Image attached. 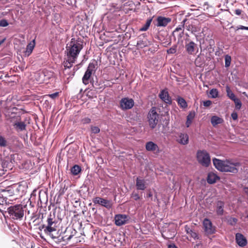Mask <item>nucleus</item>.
Wrapping results in <instances>:
<instances>
[{
    "label": "nucleus",
    "mask_w": 248,
    "mask_h": 248,
    "mask_svg": "<svg viewBox=\"0 0 248 248\" xmlns=\"http://www.w3.org/2000/svg\"><path fill=\"white\" fill-rule=\"evenodd\" d=\"M248 30V27H245L242 25H239L237 27V30Z\"/></svg>",
    "instance_id": "obj_48"
},
{
    "label": "nucleus",
    "mask_w": 248,
    "mask_h": 248,
    "mask_svg": "<svg viewBox=\"0 0 248 248\" xmlns=\"http://www.w3.org/2000/svg\"><path fill=\"white\" fill-rule=\"evenodd\" d=\"M176 141L182 145H186L189 142V137L186 133H178Z\"/></svg>",
    "instance_id": "obj_13"
},
{
    "label": "nucleus",
    "mask_w": 248,
    "mask_h": 248,
    "mask_svg": "<svg viewBox=\"0 0 248 248\" xmlns=\"http://www.w3.org/2000/svg\"><path fill=\"white\" fill-rule=\"evenodd\" d=\"M247 218H248V215H247Z\"/></svg>",
    "instance_id": "obj_60"
},
{
    "label": "nucleus",
    "mask_w": 248,
    "mask_h": 248,
    "mask_svg": "<svg viewBox=\"0 0 248 248\" xmlns=\"http://www.w3.org/2000/svg\"><path fill=\"white\" fill-rule=\"evenodd\" d=\"M7 145V141L5 139L0 135V146L6 147Z\"/></svg>",
    "instance_id": "obj_38"
},
{
    "label": "nucleus",
    "mask_w": 248,
    "mask_h": 248,
    "mask_svg": "<svg viewBox=\"0 0 248 248\" xmlns=\"http://www.w3.org/2000/svg\"><path fill=\"white\" fill-rule=\"evenodd\" d=\"M136 186L138 190H144L146 188L145 181L144 179L137 178Z\"/></svg>",
    "instance_id": "obj_22"
},
{
    "label": "nucleus",
    "mask_w": 248,
    "mask_h": 248,
    "mask_svg": "<svg viewBox=\"0 0 248 248\" xmlns=\"http://www.w3.org/2000/svg\"><path fill=\"white\" fill-rule=\"evenodd\" d=\"M185 230L186 233L195 240L200 239L198 233L194 229L190 228L188 225L185 226Z\"/></svg>",
    "instance_id": "obj_19"
},
{
    "label": "nucleus",
    "mask_w": 248,
    "mask_h": 248,
    "mask_svg": "<svg viewBox=\"0 0 248 248\" xmlns=\"http://www.w3.org/2000/svg\"><path fill=\"white\" fill-rule=\"evenodd\" d=\"M8 25V23L6 19H1L0 20V26L1 27H6Z\"/></svg>",
    "instance_id": "obj_41"
},
{
    "label": "nucleus",
    "mask_w": 248,
    "mask_h": 248,
    "mask_svg": "<svg viewBox=\"0 0 248 248\" xmlns=\"http://www.w3.org/2000/svg\"><path fill=\"white\" fill-rule=\"evenodd\" d=\"M4 40L3 39L2 41H0V46L1 45V44L4 42Z\"/></svg>",
    "instance_id": "obj_56"
},
{
    "label": "nucleus",
    "mask_w": 248,
    "mask_h": 248,
    "mask_svg": "<svg viewBox=\"0 0 248 248\" xmlns=\"http://www.w3.org/2000/svg\"><path fill=\"white\" fill-rule=\"evenodd\" d=\"M213 162L215 168L222 172L236 173L238 171L237 168L240 166V163L232 162L229 160H221L214 158L213 159Z\"/></svg>",
    "instance_id": "obj_2"
},
{
    "label": "nucleus",
    "mask_w": 248,
    "mask_h": 248,
    "mask_svg": "<svg viewBox=\"0 0 248 248\" xmlns=\"http://www.w3.org/2000/svg\"><path fill=\"white\" fill-rule=\"evenodd\" d=\"M224 206V202H223L218 201L217 203V213L218 215H222L224 213L223 208Z\"/></svg>",
    "instance_id": "obj_27"
},
{
    "label": "nucleus",
    "mask_w": 248,
    "mask_h": 248,
    "mask_svg": "<svg viewBox=\"0 0 248 248\" xmlns=\"http://www.w3.org/2000/svg\"><path fill=\"white\" fill-rule=\"evenodd\" d=\"M152 19L151 18L147 20L145 24L140 28V31H147L150 26Z\"/></svg>",
    "instance_id": "obj_33"
},
{
    "label": "nucleus",
    "mask_w": 248,
    "mask_h": 248,
    "mask_svg": "<svg viewBox=\"0 0 248 248\" xmlns=\"http://www.w3.org/2000/svg\"><path fill=\"white\" fill-rule=\"evenodd\" d=\"M168 248H177L174 244H170L168 246Z\"/></svg>",
    "instance_id": "obj_50"
},
{
    "label": "nucleus",
    "mask_w": 248,
    "mask_h": 248,
    "mask_svg": "<svg viewBox=\"0 0 248 248\" xmlns=\"http://www.w3.org/2000/svg\"><path fill=\"white\" fill-rule=\"evenodd\" d=\"M225 67H228L230 66L231 62V57L230 56L228 55H226L225 57Z\"/></svg>",
    "instance_id": "obj_37"
},
{
    "label": "nucleus",
    "mask_w": 248,
    "mask_h": 248,
    "mask_svg": "<svg viewBox=\"0 0 248 248\" xmlns=\"http://www.w3.org/2000/svg\"><path fill=\"white\" fill-rule=\"evenodd\" d=\"M233 13L237 16H240L243 13V11L241 9H237L233 10Z\"/></svg>",
    "instance_id": "obj_43"
},
{
    "label": "nucleus",
    "mask_w": 248,
    "mask_h": 248,
    "mask_svg": "<svg viewBox=\"0 0 248 248\" xmlns=\"http://www.w3.org/2000/svg\"><path fill=\"white\" fill-rule=\"evenodd\" d=\"M51 237H52V238H53V239L56 238V237L53 236V235H52V236H51Z\"/></svg>",
    "instance_id": "obj_57"
},
{
    "label": "nucleus",
    "mask_w": 248,
    "mask_h": 248,
    "mask_svg": "<svg viewBox=\"0 0 248 248\" xmlns=\"http://www.w3.org/2000/svg\"><path fill=\"white\" fill-rule=\"evenodd\" d=\"M58 95H59L58 92H56V93H52V94H49L46 95V96H48L50 97V98H51L52 99L56 98V97H57L58 96Z\"/></svg>",
    "instance_id": "obj_42"
},
{
    "label": "nucleus",
    "mask_w": 248,
    "mask_h": 248,
    "mask_svg": "<svg viewBox=\"0 0 248 248\" xmlns=\"http://www.w3.org/2000/svg\"><path fill=\"white\" fill-rule=\"evenodd\" d=\"M204 230L207 234H212L215 232V228L213 226L211 221L208 218H205L203 222Z\"/></svg>",
    "instance_id": "obj_12"
},
{
    "label": "nucleus",
    "mask_w": 248,
    "mask_h": 248,
    "mask_svg": "<svg viewBox=\"0 0 248 248\" xmlns=\"http://www.w3.org/2000/svg\"><path fill=\"white\" fill-rule=\"evenodd\" d=\"M235 103V109L237 110H239L242 106V103L240 100L237 98H236L235 100H233Z\"/></svg>",
    "instance_id": "obj_34"
},
{
    "label": "nucleus",
    "mask_w": 248,
    "mask_h": 248,
    "mask_svg": "<svg viewBox=\"0 0 248 248\" xmlns=\"http://www.w3.org/2000/svg\"><path fill=\"white\" fill-rule=\"evenodd\" d=\"M226 90L227 93V95L230 99L233 101L236 98L235 94L231 91L230 88L228 86H227L226 87Z\"/></svg>",
    "instance_id": "obj_31"
},
{
    "label": "nucleus",
    "mask_w": 248,
    "mask_h": 248,
    "mask_svg": "<svg viewBox=\"0 0 248 248\" xmlns=\"http://www.w3.org/2000/svg\"><path fill=\"white\" fill-rule=\"evenodd\" d=\"M197 45L193 41H190L186 44L185 48L186 52L189 55H192L194 53Z\"/></svg>",
    "instance_id": "obj_20"
},
{
    "label": "nucleus",
    "mask_w": 248,
    "mask_h": 248,
    "mask_svg": "<svg viewBox=\"0 0 248 248\" xmlns=\"http://www.w3.org/2000/svg\"><path fill=\"white\" fill-rule=\"evenodd\" d=\"M81 171V168L78 165H75L71 170V172L74 175H78Z\"/></svg>",
    "instance_id": "obj_32"
},
{
    "label": "nucleus",
    "mask_w": 248,
    "mask_h": 248,
    "mask_svg": "<svg viewBox=\"0 0 248 248\" xmlns=\"http://www.w3.org/2000/svg\"><path fill=\"white\" fill-rule=\"evenodd\" d=\"M35 45V39L33 40L30 43H29L27 46L26 50L25 52V55L29 56L32 53L33 49L34 48Z\"/></svg>",
    "instance_id": "obj_25"
},
{
    "label": "nucleus",
    "mask_w": 248,
    "mask_h": 248,
    "mask_svg": "<svg viewBox=\"0 0 248 248\" xmlns=\"http://www.w3.org/2000/svg\"><path fill=\"white\" fill-rule=\"evenodd\" d=\"M93 202L94 204H98L102 206L106 207L107 209H110L112 207V202L101 197H95L93 199Z\"/></svg>",
    "instance_id": "obj_11"
},
{
    "label": "nucleus",
    "mask_w": 248,
    "mask_h": 248,
    "mask_svg": "<svg viewBox=\"0 0 248 248\" xmlns=\"http://www.w3.org/2000/svg\"><path fill=\"white\" fill-rule=\"evenodd\" d=\"M91 120L89 118H85L82 120V122L84 124H89L91 123Z\"/></svg>",
    "instance_id": "obj_46"
},
{
    "label": "nucleus",
    "mask_w": 248,
    "mask_h": 248,
    "mask_svg": "<svg viewBox=\"0 0 248 248\" xmlns=\"http://www.w3.org/2000/svg\"><path fill=\"white\" fill-rule=\"evenodd\" d=\"M245 193L248 196V187H245L244 189Z\"/></svg>",
    "instance_id": "obj_51"
},
{
    "label": "nucleus",
    "mask_w": 248,
    "mask_h": 248,
    "mask_svg": "<svg viewBox=\"0 0 248 248\" xmlns=\"http://www.w3.org/2000/svg\"><path fill=\"white\" fill-rule=\"evenodd\" d=\"M47 224H44L42 226V229H44V232L48 235H51V233L57 230V220L55 216V212L52 214L51 213L48 215L47 220Z\"/></svg>",
    "instance_id": "obj_3"
},
{
    "label": "nucleus",
    "mask_w": 248,
    "mask_h": 248,
    "mask_svg": "<svg viewBox=\"0 0 248 248\" xmlns=\"http://www.w3.org/2000/svg\"><path fill=\"white\" fill-rule=\"evenodd\" d=\"M210 94L212 98H215L218 95V92L217 89H212L210 91Z\"/></svg>",
    "instance_id": "obj_35"
},
{
    "label": "nucleus",
    "mask_w": 248,
    "mask_h": 248,
    "mask_svg": "<svg viewBox=\"0 0 248 248\" xmlns=\"http://www.w3.org/2000/svg\"><path fill=\"white\" fill-rule=\"evenodd\" d=\"M142 36L144 38L141 39V36H140L137 43V46L139 48H143L151 45L150 41L145 37V34H143Z\"/></svg>",
    "instance_id": "obj_16"
},
{
    "label": "nucleus",
    "mask_w": 248,
    "mask_h": 248,
    "mask_svg": "<svg viewBox=\"0 0 248 248\" xmlns=\"http://www.w3.org/2000/svg\"><path fill=\"white\" fill-rule=\"evenodd\" d=\"M95 70V64L93 62H91L89 63L87 69L86 71L83 78H82V82L85 85H87L89 84L90 81V78L91 76L93 71Z\"/></svg>",
    "instance_id": "obj_8"
},
{
    "label": "nucleus",
    "mask_w": 248,
    "mask_h": 248,
    "mask_svg": "<svg viewBox=\"0 0 248 248\" xmlns=\"http://www.w3.org/2000/svg\"><path fill=\"white\" fill-rule=\"evenodd\" d=\"M177 102L178 105L183 108H186L187 107V104L186 101L181 97H178L177 99Z\"/></svg>",
    "instance_id": "obj_30"
},
{
    "label": "nucleus",
    "mask_w": 248,
    "mask_h": 248,
    "mask_svg": "<svg viewBox=\"0 0 248 248\" xmlns=\"http://www.w3.org/2000/svg\"><path fill=\"white\" fill-rule=\"evenodd\" d=\"M187 21V19H184L181 22V25H179L172 32V35L175 38L176 34L177 32L180 31H184V28L186 22Z\"/></svg>",
    "instance_id": "obj_23"
},
{
    "label": "nucleus",
    "mask_w": 248,
    "mask_h": 248,
    "mask_svg": "<svg viewBox=\"0 0 248 248\" xmlns=\"http://www.w3.org/2000/svg\"><path fill=\"white\" fill-rule=\"evenodd\" d=\"M231 116L233 120H236L238 118V115L236 112H233L231 114Z\"/></svg>",
    "instance_id": "obj_47"
},
{
    "label": "nucleus",
    "mask_w": 248,
    "mask_h": 248,
    "mask_svg": "<svg viewBox=\"0 0 248 248\" xmlns=\"http://www.w3.org/2000/svg\"><path fill=\"white\" fill-rule=\"evenodd\" d=\"M115 223L117 226H120L128 223L130 217L129 216L124 214H118L115 216Z\"/></svg>",
    "instance_id": "obj_10"
},
{
    "label": "nucleus",
    "mask_w": 248,
    "mask_h": 248,
    "mask_svg": "<svg viewBox=\"0 0 248 248\" xmlns=\"http://www.w3.org/2000/svg\"><path fill=\"white\" fill-rule=\"evenodd\" d=\"M185 27L187 31H191V32L193 34H195L198 31L197 27L193 25L192 23H190L189 22H186Z\"/></svg>",
    "instance_id": "obj_28"
},
{
    "label": "nucleus",
    "mask_w": 248,
    "mask_h": 248,
    "mask_svg": "<svg viewBox=\"0 0 248 248\" xmlns=\"http://www.w3.org/2000/svg\"><path fill=\"white\" fill-rule=\"evenodd\" d=\"M197 159L198 162L204 167H208L211 164L210 155L205 150L198 151Z\"/></svg>",
    "instance_id": "obj_5"
},
{
    "label": "nucleus",
    "mask_w": 248,
    "mask_h": 248,
    "mask_svg": "<svg viewBox=\"0 0 248 248\" xmlns=\"http://www.w3.org/2000/svg\"><path fill=\"white\" fill-rule=\"evenodd\" d=\"M176 52V49L174 48H170V49L168 50V52L169 53H174Z\"/></svg>",
    "instance_id": "obj_49"
},
{
    "label": "nucleus",
    "mask_w": 248,
    "mask_h": 248,
    "mask_svg": "<svg viewBox=\"0 0 248 248\" xmlns=\"http://www.w3.org/2000/svg\"><path fill=\"white\" fill-rule=\"evenodd\" d=\"M26 126L25 123L22 121L16 122L14 124V127L17 132L26 130Z\"/></svg>",
    "instance_id": "obj_21"
},
{
    "label": "nucleus",
    "mask_w": 248,
    "mask_h": 248,
    "mask_svg": "<svg viewBox=\"0 0 248 248\" xmlns=\"http://www.w3.org/2000/svg\"><path fill=\"white\" fill-rule=\"evenodd\" d=\"M237 220L236 218L231 217L228 219L227 222L230 225L233 226L237 223Z\"/></svg>",
    "instance_id": "obj_36"
},
{
    "label": "nucleus",
    "mask_w": 248,
    "mask_h": 248,
    "mask_svg": "<svg viewBox=\"0 0 248 248\" xmlns=\"http://www.w3.org/2000/svg\"><path fill=\"white\" fill-rule=\"evenodd\" d=\"M219 179V177L215 173L210 172L208 174L207 181L209 184H212Z\"/></svg>",
    "instance_id": "obj_24"
},
{
    "label": "nucleus",
    "mask_w": 248,
    "mask_h": 248,
    "mask_svg": "<svg viewBox=\"0 0 248 248\" xmlns=\"http://www.w3.org/2000/svg\"><path fill=\"white\" fill-rule=\"evenodd\" d=\"M212 102L210 100H206L203 102V105L204 107H207L212 104Z\"/></svg>",
    "instance_id": "obj_45"
},
{
    "label": "nucleus",
    "mask_w": 248,
    "mask_h": 248,
    "mask_svg": "<svg viewBox=\"0 0 248 248\" xmlns=\"http://www.w3.org/2000/svg\"><path fill=\"white\" fill-rule=\"evenodd\" d=\"M235 240L237 244L240 247H244L247 244V240L241 233H237L235 235Z\"/></svg>",
    "instance_id": "obj_17"
},
{
    "label": "nucleus",
    "mask_w": 248,
    "mask_h": 248,
    "mask_svg": "<svg viewBox=\"0 0 248 248\" xmlns=\"http://www.w3.org/2000/svg\"><path fill=\"white\" fill-rule=\"evenodd\" d=\"M247 4L248 5V0H247Z\"/></svg>",
    "instance_id": "obj_59"
},
{
    "label": "nucleus",
    "mask_w": 248,
    "mask_h": 248,
    "mask_svg": "<svg viewBox=\"0 0 248 248\" xmlns=\"http://www.w3.org/2000/svg\"><path fill=\"white\" fill-rule=\"evenodd\" d=\"M186 36H188V35L187 33H186Z\"/></svg>",
    "instance_id": "obj_58"
},
{
    "label": "nucleus",
    "mask_w": 248,
    "mask_h": 248,
    "mask_svg": "<svg viewBox=\"0 0 248 248\" xmlns=\"http://www.w3.org/2000/svg\"><path fill=\"white\" fill-rule=\"evenodd\" d=\"M200 59V57L199 56L198 57V58H196V61H195V62L197 63L198 62V61H199V59Z\"/></svg>",
    "instance_id": "obj_55"
},
{
    "label": "nucleus",
    "mask_w": 248,
    "mask_h": 248,
    "mask_svg": "<svg viewBox=\"0 0 248 248\" xmlns=\"http://www.w3.org/2000/svg\"><path fill=\"white\" fill-rule=\"evenodd\" d=\"M195 112L194 111H190L189 114L186 117V125L187 127H189L191 125L193 120L195 118Z\"/></svg>",
    "instance_id": "obj_26"
},
{
    "label": "nucleus",
    "mask_w": 248,
    "mask_h": 248,
    "mask_svg": "<svg viewBox=\"0 0 248 248\" xmlns=\"http://www.w3.org/2000/svg\"><path fill=\"white\" fill-rule=\"evenodd\" d=\"M223 122L224 121L222 118L217 116H213L211 119V123L212 125L214 127L217 124H222Z\"/></svg>",
    "instance_id": "obj_29"
},
{
    "label": "nucleus",
    "mask_w": 248,
    "mask_h": 248,
    "mask_svg": "<svg viewBox=\"0 0 248 248\" xmlns=\"http://www.w3.org/2000/svg\"><path fill=\"white\" fill-rule=\"evenodd\" d=\"M134 105L133 99L128 97L122 98L120 101V108L122 110H127L131 108Z\"/></svg>",
    "instance_id": "obj_9"
},
{
    "label": "nucleus",
    "mask_w": 248,
    "mask_h": 248,
    "mask_svg": "<svg viewBox=\"0 0 248 248\" xmlns=\"http://www.w3.org/2000/svg\"><path fill=\"white\" fill-rule=\"evenodd\" d=\"M7 212L11 218L16 220H21L24 215L23 205L21 204L10 206L7 209Z\"/></svg>",
    "instance_id": "obj_4"
},
{
    "label": "nucleus",
    "mask_w": 248,
    "mask_h": 248,
    "mask_svg": "<svg viewBox=\"0 0 248 248\" xmlns=\"http://www.w3.org/2000/svg\"><path fill=\"white\" fill-rule=\"evenodd\" d=\"M153 196V195L152 194V193L151 192H150L148 194H147V198H151Z\"/></svg>",
    "instance_id": "obj_52"
},
{
    "label": "nucleus",
    "mask_w": 248,
    "mask_h": 248,
    "mask_svg": "<svg viewBox=\"0 0 248 248\" xmlns=\"http://www.w3.org/2000/svg\"><path fill=\"white\" fill-rule=\"evenodd\" d=\"M131 197L133 198L135 201H138L140 199L139 194L134 191L131 194Z\"/></svg>",
    "instance_id": "obj_39"
},
{
    "label": "nucleus",
    "mask_w": 248,
    "mask_h": 248,
    "mask_svg": "<svg viewBox=\"0 0 248 248\" xmlns=\"http://www.w3.org/2000/svg\"><path fill=\"white\" fill-rule=\"evenodd\" d=\"M92 132L94 134H97L100 132V129L97 126H92L91 127Z\"/></svg>",
    "instance_id": "obj_40"
},
{
    "label": "nucleus",
    "mask_w": 248,
    "mask_h": 248,
    "mask_svg": "<svg viewBox=\"0 0 248 248\" xmlns=\"http://www.w3.org/2000/svg\"><path fill=\"white\" fill-rule=\"evenodd\" d=\"M184 31H180V32H178L177 33V34H176V36H177V38H178V40L179 41L180 39H181V38H182V37L183 36V35H184Z\"/></svg>",
    "instance_id": "obj_44"
},
{
    "label": "nucleus",
    "mask_w": 248,
    "mask_h": 248,
    "mask_svg": "<svg viewBox=\"0 0 248 248\" xmlns=\"http://www.w3.org/2000/svg\"><path fill=\"white\" fill-rule=\"evenodd\" d=\"M161 234L162 236L166 239L173 238L176 234L174 225L171 224L164 227L162 229Z\"/></svg>",
    "instance_id": "obj_6"
},
{
    "label": "nucleus",
    "mask_w": 248,
    "mask_h": 248,
    "mask_svg": "<svg viewBox=\"0 0 248 248\" xmlns=\"http://www.w3.org/2000/svg\"><path fill=\"white\" fill-rule=\"evenodd\" d=\"M3 202V199L0 197V204H1V202Z\"/></svg>",
    "instance_id": "obj_53"
},
{
    "label": "nucleus",
    "mask_w": 248,
    "mask_h": 248,
    "mask_svg": "<svg viewBox=\"0 0 248 248\" xmlns=\"http://www.w3.org/2000/svg\"><path fill=\"white\" fill-rule=\"evenodd\" d=\"M145 148L147 151L153 152L155 154L160 152L158 145L153 141H148L145 144Z\"/></svg>",
    "instance_id": "obj_14"
},
{
    "label": "nucleus",
    "mask_w": 248,
    "mask_h": 248,
    "mask_svg": "<svg viewBox=\"0 0 248 248\" xmlns=\"http://www.w3.org/2000/svg\"><path fill=\"white\" fill-rule=\"evenodd\" d=\"M160 99L165 103L170 104L171 103V99L169 96L168 92L165 90L161 91L159 94Z\"/></svg>",
    "instance_id": "obj_18"
},
{
    "label": "nucleus",
    "mask_w": 248,
    "mask_h": 248,
    "mask_svg": "<svg viewBox=\"0 0 248 248\" xmlns=\"http://www.w3.org/2000/svg\"><path fill=\"white\" fill-rule=\"evenodd\" d=\"M148 118L150 127L152 129L155 127L158 122L159 115L156 111L155 108L153 107L148 115Z\"/></svg>",
    "instance_id": "obj_7"
},
{
    "label": "nucleus",
    "mask_w": 248,
    "mask_h": 248,
    "mask_svg": "<svg viewBox=\"0 0 248 248\" xmlns=\"http://www.w3.org/2000/svg\"><path fill=\"white\" fill-rule=\"evenodd\" d=\"M83 48V42L78 38H73L66 46L65 53L67 59L63 62V65L66 68H70L75 63L80 51Z\"/></svg>",
    "instance_id": "obj_1"
},
{
    "label": "nucleus",
    "mask_w": 248,
    "mask_h": 248,
    "mask_svg": "<svg viewBox=\"0 0 248 248\" xmlns=\"http://www.w3.org/2000/svg\"><path fill=\"white\" fill-rule=\"evenodd\" d=\"M72 236H73L72 235H69L67 238H66V239L70 240L72 238Z\"/></svg>",
    "instance_id": "obj_54"
},
{
    "label": "nucleus",
    "mask_w": 248,
    "mask_h": 248,
    "mask_svg": "<svg viewBox=\"0 0 248 248\" xmlns=\"http://www.w3.org/2000/svg\"><path fill=\"white\" fill-rule=\"evenodd\" d=\"M171 21L170 17H166L162 16H159L156 18V24L157 27H166Z\"/></svg>",
    "instance_id": "obj_15"
}]
</instances>
